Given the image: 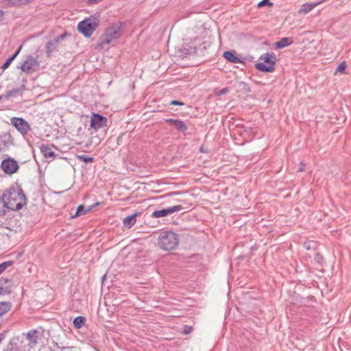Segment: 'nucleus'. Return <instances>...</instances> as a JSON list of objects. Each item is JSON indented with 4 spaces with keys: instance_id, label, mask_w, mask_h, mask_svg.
Segmentation results:
<instances>
[{
    "instance_id": "cd10ccee",
    "label": "nucleus",
    "mask_w": 351,
    "mask_h": 351,
    "mask_svg": "<svg viewBox=\"0 0 351 351\" xmlns=\"http://www.w3.org/2000/svg\"><path fill=\"white\" fill-rule=\"evenodd\" d=\"M20 90H21L20 88H14L11 90L8 91L5 93V97H6V99H9L10 97L13 96L14 95L19 93Z\"/></svg>"
},
{
    "instance_id": "9d476101",
    "label": "nucleus",
    "mask_w": 351,
    "mask_h": 351,
    "mask_svg": "<svg viewBox=\"0 0 351 351\" xmlns=\"http://www.w3.org/2000/svg\"><path fill=\"white\" fill-rule=\"evenodd\" d=\"M12 143V137L8 132H3L0 134V152L7 150Z\"/></svg>"
},
{
    "instance_id": "4468645a",
    "label": "nucleus",
    "mask_w": 351,
    "mask_h": 351,
    "mask_svg": "<svg viewBox=\"0 0 351 351\" xmlns=\"http://www.w3.org/2000/svg\"><path fill=\"white\" fill-rule=\"evenodd\" d=\"M40 152L43 155L45 158H53L56 156L57 155L55 154V152L52 150V148L51 146L48 145H42L40 147Z\"/></svg>"
},
{
    "instance_id": "b1692460",
    "label": "nucleus",
    "mask_w": 351,
    "mask_h": 351,
    "mask_svg": "<svg viewBox=\"0 0 351 351\" xmlns=\"http://www.w3.org/2000/svg\"><path fill=\"white\" fill-rule=\"evenodd\" d=\"M90 210H91L90 207L88 208L87 210H85V208L83 205H80L77 207V211H76L75 215L73 216V217H76L80 215H84L85 213H86L88 211H90Z\"/></svg>"
},
{
    "instance_id": "f257e3e1",
    "label": "nucleus",
    "mask_w": 351,
    "mask_h": 351,
    "mask_svg": "<svg viewBox=\"0 0 351 351\" xmlns=\"http://www.w3.org/2000/svg\"><path fill=\"white\" fill-rule=\"evenodd\" d=\"M2 197L9 210L16 211L27 204V197L21 186L15 184L5 190Z\"/></svg>"
},
{
    "instance_id": "49530a36",
    "label": "nucleus",
    "mask_w": 351,
    "mask_h": 351,
    "mask_svg": "<svg viewBox=\"0 0 351 351\" xmlns=\"http://www.w3.org/2000/svg\"><path fill=\"white\" fill-rule=\"evenodd\" d=\"M293 43V40L291 38L287 37V47L289 46Z\"/></svg>"
},
{
    "instance_id": "20e7f679",
    "label": "nucleus",
    "mask_w": 351,
    "mask_h": 351,
    "mask_svg": "<svg viewBox=\"0 0 351 351\" xmlns=\"http://www.w3.org/2000/svg\"><path fill=\"white\" fill-rule=\"evenodd\" d=\"M99 24V19L97 16H91L80 21L77 25L78 31L85 37L89 38Z\"/></svg>"
},
{
    "instance_id": "8fccbe9b",
    "label": "nucleus",
    "mask_w": 351,
    "mask_h": 351,
    "mask_svg": "<svg viewBox=\"0 0 351 351\" xmlns=\"http://www.w3.org/2000/svg\"><path fill=\"white\" fill-rule=\"evenodd\" d=\"M24 5L28 4L33 1L34 0H22Z\"/></svg>"
},
{
    "instance_id": "393cba45",
    "label": "nucleus",
    "mask_w": 351,
    "mask_h": 351,
    "mask_svg": "<svg viewBox=\"0 0 351 351\" xmlns=\"http://www.w3.org/2000/svg\"><path fill=\"white\" fill-rule=\"evenodd\" d=\"M77 157L80 161L84 162L86 163L92 162L94 160L93 157L86 155H78Z\"/></svg>"
},
{
    "instance_id": "a19ab883",
    "label": "nucleus",
    "mask_w": 351,
    "mask_h": 351,
    "mask_svg": "<svg viewBox=\"0 0 351 351\" xmlns=\"http://www.w3.org/2000/svg\"><path fill=\"white\" fill-rule=\"evenodd\" d=\"M193 330V328L191 326H184V333L185 335H188V334H190L191 332Z\"/></svg>"
},
{
    "instance_id": "dca6fc26",
    "label": "nucleus",
    "mask_w": 351,
    "mask_h": 351,
    "mask_svg": "<svg viewBox=\"0 0 351 351\" xmlns=\"http://www.w3.org/2000/svg\"><path fill=\"white\" fill-rule=\"evenodd\" d=\"M223 56L229 62L232 63L241 62L239 58L237 56L235 51H227L223 53Z\"/></svg>"
},
{
    "instance_id": "f03ea898",
    "label": "nucleus",
    "mask_w": 351,
    "mask_h": 351,
    "mask_svg": "<svg viewBox=\"0 0 351 351\" xmlns=\"http://www.w3.org/2000/svg\"><path fill=\"white\" fill-rule=\"evenodd\" d=\"M179 243V239L177 234L171 231L161 232L158 238L159 247L166 251L175 250Z\"/></svg>"
},
{
    "instance_id": "bb28decb",
    "label": "nucleus",
    "mask_w": 351,
    "mask_h": 351,
    "mask_svg": "<svg viewBox=\"0 0 351 351\" xmlns=\"http://www.w3.org/2000/svg\"><path fill=\"white\" fill-rule=\"evenodd\" d=\"M346 66H347V65L345 62H341L337 67L335 73H337L338 72H339L341 73H344Z\"/></svg>"
},
{
    "instance_id": "c03bdc74",
    "label": "nucleus",
    "mask_w": 351,
    "mask_h": 351,
    "mask_svg": "<svg viewBox=\"0 0 351 351\" xmlns=\"http://www.w3.org/2000/svg\"><path fill=\"white\" fill-rule=\"evenodd\" d=\"M305 164L300 162V167L297 170L298 172H302L304 170Z\"/></svg>"
},
{
    "instance_id": "9b49d317",
    "label": "nucleus",
    "mask_w": 351,
    "mask_h": 351,
    "mask_svg": "<svg viewBox=\"0 0 351 351\" xmlns=\"http://www.w3.org/2000/svg\"><path fill=\"white\" fill-rule=\"evenodd\" d=\"M12 291V282L7 278H0V295H5Z\"/></svg>"
},
{
    "instance_id": "58836bf2",
    "label": "nucleus",
    "mask_w": 351,
    "mask_h": 351,
    "mask_svg": "<svg viewBox=\"0 0 351 351\" xmlns=\"http://www.w3.org/2000/svg\"><path fill=\"white\" fill-rule=\"evenodd\" d=\"M294 339H295V337H293V335H291V336H289V341L290 343L293 345V346L294 348H298V345L297 343H295L294 341ZM296 340H298V339L296 337L295 338Z\"/></svg>"
},
{
    "instance_id": "39448f33",
    "label": "nucleus",
    "mask_w": 351,
    "mask_h": 351,
    "mask_svg": "<svg viewBox=\"0 0 351 351\" xmlns=\"http://www.w3.org/2000/svg\"><path fill=\"white\" fill-rule=\"evenodd\" d=\"M260 60L261 62H258L255 64V68L263 72H272L274 71V64L276 56L269 53H264L261 56Z\"/></svg>"
},
{
    "instance_id": "6e6552de",
    "label": "nucleus",
    "mask_w": 351,
    "mask_h": 351,
    "mask_svg": "<svg viewBox=\"0 0 351 351\" xmlns=\"http://www.w3.org/2000/svg\"><path fill=\"white\" fill-rule=\"evenodd\" d=\"M11 123L22 134H27L30 130L29 123L23 118L13 117L11 119Z\"/></svg>"
},
{
    "instance_id": "473e14b6",
    "label": "nucleus",
    "mask_w": 351,
    "mask_h": 351,
    "mask_svg": "<svg viewBox=\"0 0 351 351\" xmlns=\"http://www.w3.org/2000/svg\"><path fill=\"white\" fill-rule=\"evenodd\" d=\"M22 48V46L21 45L19 49L14 52L13 55H12L10 58H8V60H10L11 62H12L16 56L19 55V52L21 51Z\"/></svg>"
},
{
    "instance_id": "2eb2a0df",
    "label": "nucleus",
    "mask_w": 351,
    "mask_h": 351,
    "mask_svg": "<svg viewBox=\"0 0 351 351\" xmlns=\"http://www.w3.org/2000/svg\"><path fill=\"white\" fill-rule=\"evenodd\" d=\"M58 41L55 38L48 41L45 45L46 53L47 57H51V53L54 51L58 46Z\"/></svg>"
},
{
    "instance_id": "1a4fd4ad",
    "label": "nucleus",
    "mask_w": 351,
    "mask_h": 351,
    "mask_svg": "<svg viewBox=\"0 0 351 351\" xmlns=\"http://www.w3.org/2000/svg\"><path fill=\"white\" fill-rule=\"evenodd\" d=\"M39 65L38 62L36 58L29 56L27 58L25 61L21 65L20 68L22 71L25 73H31L32 71H34Z\"/></svg>"
},
{
    "instance_id": "a878e982",
    "label": "nucleus",
    "mask_w": 351,
    "mask_h": 351,
    "mask_svg": "<svg viewBox=\"0 0 351 351\" xmlns=\"http://www.w3.org/2000/svg\"><path fill=\"white\" fill-rule=\"evenodd\" d=\"M152 217L154 218H159L167 216L165 214V211L164 209L159 210H155L152 214Z\"/></svg>"
},
{
    "instance_id": "a211bd4d",
    "label": "nucleus",
    "mask_w": 351,
    "mask_h": 351,
    "mask_svg": "<svg viewBox=\"0 0 351 351\" xmlns=\"http://www.w3.org/2000/svg\"><path fill=\"white\" fill-rule=\"evenodd\" d=\"M319 4V2L304 3L299 10V13L307 14Z\"/></svg>"
},
{
    "instance_id": "6ab92c4d",
    "label": "nucleus",
    "mask_w": 351,
    "mask_h": 351,
    "mask_svg": "<svg viewBox=\"0 0 351 351\" xmlns=\"http://www.w3.org/2000/svg\"><path fill=\"white\" fill-rule=\"evenodd\" d=\"M12 307V304L10 302H0V317L5 313H8Z\"/></svg>"
},
{
    "instance_id": "a18cd8bd",
    "label": "nucleus",
    "mask_w": 351,
    "mask_h": 351,
    "mask_svg": "<svg viewBox=\"0 0 351 351\" xmlns=\"http://www.w3.org/2000/svg\"><path fill=\"white\" fill-rule=\"evenodd\" d=\"M304 247L306 249V250H310L311 249V243L310 242H305L304 243Z\"/></svg>"
},
{
    "instance_id": "3c124183",
    "label": "nucleus",
    "mask_w": 351,
    "mask_h": 351,
    "mask_svg": "<svg viewBox=\"0 0 351 351\" xmlns=\"http://www.w3.org/2000/svg\"><path fill=\"white\" fill-rule=\"evenodd\" d=\"M4 339V335L3 334H0V343Z\"/></svg>"
},
{
    "instance_id": "412c9836",
    "label": "nucleus",
    "mask_w": 351,
    "mask_h": 351,
    "mask_svg": "<svg viewBox=\"0 0 351 351\" xmlns=\"http://www.w3.org/2000/svg\"><path fill=\"white\" fill-rule=\"evenodd\" d=\"M181 53L182 56H191L197 53V48L193 46H188V47H184L181 49Z\"/></svg>"
},
{
    "instance_id": "4be33fe9",
    "label": "nucleus",
    "mask_w": 351,
    "mask_h": 351,
    "mask_svg": "<svg viewBox=\"0 0 351 351\" xmlns=\"http://www.w3.org/2000/svg\"><path fill=\"white\" fill-rule=\"evenodd\" d=\"M182 206L181 205H176V206H171V207H169V208H164L165 211V214L166 215H171L173 213H176V212H179L181 210H182Z\"/></svg>"
},
{
    "instance_id": "5701e85b",
    "label": "nucleus",
    "mask_w": 351,
    "mask_h": 351,
    "mask_svg": "<svg viewBox=\"0 0 351 351\" xmlns=\"http://www.w3.org/2000/svg\"><path fill=\"white\" fill-rule=\"evenodd\" d=\"M7 204H5L2 195L0 196V217H3L5 215L8 210Z\"/></svg>"
},
{
    "instance_id": "f8f14e48",
    "label": "nucleus",
    "mask_w": 351,
    "mask_h": 351,
    "mask_svg": "<svg viewBox=\"0 0 351 351\" xmlns=\"http://www.w3.org/2000/svg\"><path fill=\"white\" fill-rule=\"evenodd\" d=\"M288 300L292 304H294L295 306H302L304 304L305 299L300 297V295L297 293L295 290L294 289L293 291L289 290Z\"/></svg>"
},
{
    "instance_id": "ddd939ff",
    "label": "nucleus",
    "mask_w": 351,
    "mask_h": 351,
    "mask_svg": "<svg viewBox=\"0 0 351 351\" xmlns=\"http://www.w3.org/2000/svg\"><path fill=\"white\" fill-rule=\"evenodd\" d=\"M165 121L171 123L180 132H185L188 129L184 122L180 119H167Z\"/></svg>"
},
{
    "instance_id": "79ce46f5",
    "label": "nucleus",
    "mask_w": 351,
    "mask_h": 351,
    "mask_svg": "<svg viewBox=\"0 0 351 351\" xmlns=\"http://www.w3.org/2000/svg\"><path fill=\"white\" fill-rule=\"evenodd\" d=\"M170 104L173 106H183L184 104L180 101L173 100L170 102Z\"/></svg>"
},
{
    "instance_id": "603ef678",
    "label": "nucleus",
    "mask_w": 351,
    "mask_h": 351,
    "mask_svg": "<svg viewBox=\"0 0 351 351\" xmlns=\"http://www.w3.org/2000/svg\"><path fill=\"white\" fill-rule=\"evenodd\" d=\"M199 150H200V152H204V149H203V147H202L200 148V149H199Z\"/></svg>"
},
{
    "instance_id": "37998d69",
    "label": "nucleus",
    "mask_w": 351,
    "mask_h": 351,
    "mask_svg": "<svg viewBox=\"0 0 351 351\" xmlns=\"http://www.w3.org/2000/svg\"><path fill=\"white\" fill-rule=\"evenodd\" d=\"M66 36V34H62L56 37L55 39L57 40L58 43H59L60 40H63Z\"/></svg>"
},
{
    "instance_id": "09e8293b",
    "label": "nucleus",
    "mask_w": 351,
    "mask_h": 351,
    "mask_svg": "<svg viewBox=\"0 0 351 351\" xmlns=\"http://www.w3.org/2000/svg\"><path fill=\"white\" fill-rule=\"evenodd\" d=\"M36 333V331L35 330H32V331H29L27 334V336H28V338L31 339L32 337V334H35Z\"/></svg>"
},
{
    "instance_id": "c9c22d12",
    "label": "nucleus",
    "mask_w": 351,
    "mask_h": 351,
    "mask_svg": "<svg viewBox=\"0 0 351 351\" xmlns=\"http://www.w3.org/2000/svg\"><path fill=\"white\" fill-rule=\"evenodd\" d=\"M22 48V46L21 45L19 49L14 52L13 55H12L10 58H8V60H10L11 62H12L16 56L19 55V52L21 51Z\"/></svg>"
},
{
    "instance_id": "7c9ffc66",
    "label": "nucleus",
    "mask_w": 351,
    "mask_h": 351,
    "mask_svg": "<svg viewBox=\"0 0 351 351\" xmlns=\"http://www.w3.org/2000/svg\"><path fill=\"white\" fill-rule=\"evenodd\" d=\"M12 261H7L0 264V274H1L8 266L12 265Z\"/></svg>"
},
{
    "instance_id": "0eeeda50",
    "label": "nucleus",
    "mask_w": 351,
    "mask_h": 351,
    "mask_svg": "<svg viewBox=\"0 0 351 351\" xmlns=\"http://www.w3.org/2000/svg\"><path fill=\"white\" fill-rule=\"evenodd\" d=\"M108 119L103 115L97 113H93L90 118V128L95 130H98L107 125Z\"/></svg>"
},
{
    "instance_id": "4c0bfd02",
    "label": "nucleus",
    "mask_w": 351,
    "mask_h": 351,
    "mask_svg": "<svg viewBox=\"0 0 351 351\" xmlns=\"http://www.w3.org/2000/svg\"><path fill=\"white\" fill-rule=\"evenodd\" d=\"M229 92V88L226 87V88H222L221 90H220L218 93H217L216 94L219 96H221V95H225L227 93Z\"/></svg>"
},
{
    "instance_id": "c85d7f7f",
    "label": "nucleus",
    "mask_w": 351,
    "mask_h": 351,
    "mask_svg": "<svg viewBox=\"0 0 351 351\" xmlns=\"http://www.w3.org/2000/svg\"><path fill=\"white\" fill-rule=\"evenodd\" d=\"M8 5L12 6H18L24 5L22 0H8Z\"/></svg>"
},
{
    "instance_id": "e433bc0d",
    "label": "nucleus",
    "mask_w": 351,
    "mask_h": 351,
    "mask_svg": "<svg viewBox=\"0 0 351 351\" xmlns=\"http://www.w3.org/2000/svg\"><path fill=\"white\" fill-rule=\"evenodd\" d=\"M315 260L317 263L322 264L323 262L324 258L319 252H317L315 256Z\"/></svg>"
},
{
    "instance_id": "423d86ee",
    "label": "nucleus",
    "mask_w": 351,
    "mask_h": 351,
    "mask_svg": "<svg viewBox=\"0 0 351 351\" xmlns=\"http://www.w3.org/2000/svg\"><path fill=\"white\" fill-rule=\"evenodd\" d=\"M1 167L5 173L12 175L18 171L19 165L16 160L9 157L2 160Z\"/></svg>"
},
{
    "instance_id": "aec40b11",
    "label": "nucleus",
    "mask_w": 351,
    "mask_h": 351,
    "mask_svg": "<svg viewBox=\"0 0 351 351\" xmlns=\"http://www.w3.org/2000/svg\"><path fill=\"white\" fill-rule=\"evenodd\" d=\"M86 322V319L83 316H77L73 319V324L75 328L80 329L81 328Z\"/></svg>"
},
{
    "instance_id": "7ed1b4c3",
    "label": "nucleus",
    "mask_w": 351,
    "mask_h": 351,
    "mask_svg": "<svg viewBox=\"0 0 351 351\" xmlns=\"http://www.w3.org/2000/svg\"><path fill=\"white\" fill-rule=\"evenodd\" d=\"M122 24L117 23L112 24L110 27L106 29L105 33L102 35L99 40V45L101 47L109 45L112 41L115 40L121 37L123 34Z\"/></svg>"
},
{
    "instance_id": "de8ad7c7",
    "label": "nucleus",
    "mask_w": 351,
    "mask_h": 351,
    "mask_svg": "<svg viewBox=\"0 0 351 351\" xmlns=\"http://www.w3.org/2000/svg\"><path fill=\"white\" fill-rule=\"evenodd\" d=\"M5 12L3 10H0V22L3 20Z\"/></svg>"
},
{
    "instance_id": "ea45409f",
    "label": "nucleus",
    "mask_w": 351,
    "mask_h": 351,
    "mask_svg": "<svg viewBox=\"0 0 351 351\" xmlns=\"http://www.w3.org/2000/svg\"><path fill=\"white\" fill-rule=\"evenodd\" d=\"M11 62H12L10 60H8V58L6 60V61L4 62V64L2 65L1 69L3 70H5L6 69H8L10 66Z\"/></svg>"
},
{
    "instance_id": "72a5a7b5",
    "label": "nucleus",
    "mask_w": 351,
    "mask_h": 351,
    "mask_svg": "<svg viewBox=\"0 0 351 351\" xmlns=\"http://www.w3.org/2000/svg\"><path fill=\"white\" fill-rule=\"evenodd\" d=\"M22 48V46L21 45L19 49L14 52L13 55H12L10 58H8V60H10L11 62H12L16 56L19 55V52L21 51Z\"/></svg>"
},
{
    "instance_id": "2f4dec72",
    "label": "nucleus",
    "mask_w": 351,
    "mask_h": 351,
    "mask_svg": "<svg viewBox=\"0 0 351 351\" xmlns=\"http://www.w3.org/2000/svg\"><path fill=\"white\" fill-rule=\"evenodd\" d=\"M272 3L270 2L269 0H262L261 2L258 3V7H263L265 5H271Z\"/></svg>"
},
{
    "instance_id": "c756f323",
    "label": "nucleus",
    "mask_w": 351,
    "mask_h": 351,
    "mask_svg": "<svg viewBox=\"0 0 351 351\" xmlns=\"http://www.w3.org/2000/svg\"><path fill=\"white\" fill-rule=\"evenodd\" d=\"M276 48L280 49L285 47V37L282 38L279 41L275 43Z\"/></svg>"
},
{
    "instance_id": "f704fd0d",
    "label": "nucleus",
    "mask_w": 351,
    "mask_h": 351,
    "mask_svg": "<svg viewBox=\"0 0 351 351\" xmlns=\"http://www.w3.org/2000/svg\"><path fill=\"white\" fill-rule=\"evenodd\" d=\"M22 48V46L21 45L19 49L14 52L13 55H12L10 58H8V60H10L11 62H12L16 56L19 55V52L21 51Z\"/></svg>"
},
{
    "instance_id": "f3484780",
    "label": "nucleus",
    "mask_w": 351,
    "mask_h": 351,
    "mask_svg": "<svg viewBox=\"0 0 351 351\" xmlns=\"http://www.w3.org/2000/svg\"><path fill=\"white\" fill-rule=\"evenodd\" d=\"M136 216L137 213H136L124 218L123 220L124 227L128 228H132L136 221Z\"/></svg>"
}]
</instances>
